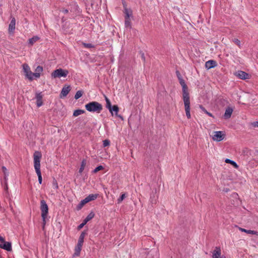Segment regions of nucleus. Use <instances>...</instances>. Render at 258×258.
<instances>
[{
	"label": "nucleus",
	"mask_w": 258,
	"mask_h": 258,
	"mask_svg": "<svg viewBox=\"0 0 258 258\" xmlns=\"http://www.w3.org/2000/svg\"><path fill=\"white\" fill-rule=\"evenodd\" d=\"M233 41L239 47L240 46V41L238 39L235 38L233 40Z\"/></svg>",
	"instance_id": "36"
},
{
	"label": "nucleus",
	"mask_w": 258,
	"mask_h": 258,
	"mask_svg": "<svg viewBox=\"0 0 258 258\" xmlns=\"http://www.w3.org/2000/svg\"><path fill=\"white\" fill-rule=\"evenodd\" d=\"M105 101L106 102V108L108 110H110V108H111V107L112 106V105H111V102H110L109 99L106 96H105Z\"/></svg>",
	"instance_id": "27"
},
{
	"label": "nucleus",
	"mask_w": 258,
	"mask_h": 258,
	"mask_svg": "<svg viewBox=\"0 0 258 258\" xmlns=\"http://www.w3.org/2000/svg\"><path fill=\"white\" fill-rule=\"evenodd\" d=\"M6 189H8V186H7H7H6Z\"/></svg>",
	"instance_id": "43"
},
{
	"label": "nucleus",
	"mask_w": 258,
	"mask_h": 258,
	"mask_svg": "<svg viewBox=\"0 0 258 258\" xmlns=\"http://www.w3.org/2000/svg\"><path fill=\"white\" fill-rule=\"evenodd\" d=\"M53 185L54 188H55V189L58 188V184H57V183L56 180L53 181Z\"/></svg>",
	"instance_id": "39"
},
{
	"label": "nucleus",
	"mask_w": 258,
	"mask_h": 258,
	"mask_svg": "<svg viewBox=\"0 0 258 258\" xmlns=\"http://www.w3.org/2000/svg\"><path fill=\"white\" fill-rule=\"evenodd\" d=\"M109 111L111 112L112 115H113V111L115 112V115L116 116L117 115L118 112L119 111V108L117 105H113V106L111 107L110 110H109Z\"/></svg>",
	"instance_id": "19"
},
{
	"label": "nucleus",
	"mask_w": 258,
	"mask_h": 258,
	"mask_svg": "<svg viewBox=\"0 0 258 258\" xmlns=\"http://www.w3.org/2000/svg\"><path fill=\"white\" fill-rule=\"evenodd\" d=\"M94 213L93 212H91L85 219L83 222L81 223L79 226L78 228H82L89 221L91 220L94 217Z\"/></svg>",
	"instance_id": "11"
},
{
	"label": "nucleus",
	"mask_w": 258,
	"mask_h": 258,
	"mask_svg": "<svg viewBox=\"0 0 258 258\" xmlns=\"http://www.w3.org/2000/svg\"><path fill=\"white\" fill-rule=\"evenodd\" d=\"M239 230L241 231L245 232L247 234H255V235L258 234V232L253 231V230H246L245 229L242 228H239Z\"/></svg>",
	"instance_id": "21"
},
{
	"label": "nucleus",
	"mask_w": 258,
	"mask_h": 258,
	"mask_svg": "<svg viewBox=\"0 0 258 258\" xmlns=\"http://www.w3.org/2000/svg\"><path fill=\"white\" fill-rule=\"evenodd\" d=\"M34 166L35 171L38 177V181L39 184L42 183V178L40 170V159L41 158V154L38 151H36L34 153Z\"/></svg>",
	"instance_id": "2"
},
{
	"label": "nucleus",
	"mask_w": 258,
	"mask_h": 258,
	"mask_svg": "<svg viewBox=\"0 0 258 258\" xmlns=\"http://www.w3.org/2000/svg\"><path fill=\"white\" fill-rule=\"evenodd\" d=\"M233 111V109L232 107H228L226 109L225 113L224 114V117L225 119L229 118L231 116Z\"/></svg>",
	"instance_id": "15"
},
{
	"label": "nucleus",
	"mask_w": 258,
	"mask_h": 258,
	"mask_svg": "<svg viewBox=\"0 0 258 258\" xmlns=\"http://www.w3.org/2000/svg\"><path fill=\"white\" fill-rule=\"evenodd\" d=\"M84 237L85 233L84 232H82L79 237L77 246L75 248V252L74 253L75 255L79 256L80 254V251L81 250V247L82 246L83 243L84 241Z\"/></svg>",
	"instance_id": "6"
},
{
	"label": "nucleus",
	"mask_w": 258,
	"mask_h": 258,
	"mask_svg": "<svg viewBox=\"0 0 258 258\" xmlns=\"http://www.w3.org/2000/svg\"><path fill=\"white\" fill-rule=\"evenodd\" d=\"M251 125L254 127H258V121H254L252 122Z\"/></svg>",
	"instance_id": "38"
},
{
	"label": "nucleus",
	"mask_w": 258,
	"mask_h": 258,
	"mask_svg": "<svg viewBox=\"0 0 258 258\" xmlns=\"http://www.w3.org/2000/svg\"><path fill=\"white\" fill-rule=\"evenodd\" d=\"M221 250L220 247H216L212 252V258H226L224 255L221 256Z\"/></svg>",
	"instance_id": "10"
},
{
	"label": "nucleus",
	"mask_w": 258,
	"mask_h": 258,
	"mask_svg": "<svg viewBox=\"0 0 258 258\" xmlns=\"http://www.w3.org/2000/svg\"><path fill=\"white\" fill-rule=\"evenodd\" d=\"M39 39V37L38 36H34L33 37L30 38L28 40V43L30 46H32Z\"/></svg>",
	"instance_id": "22"
},
{
	"label": "nucleus",
	"mask_w": 258,
	"mask_h": 258,
	"mask_svg": "<svg viewBox=\"0 0 258 258\" xmlns=\"http://www.w3.org/2000/svg\"><path fill=\"white\" fill-rule=\"evenodd\" d=\"M125 25L126 27L131 26V22L129 18H125Z\"/></svg>",
	"instance_id": "30"
},
{
	"label": "nucleus",
	"mask_w": 258,
	"mask_h": 258,
	"mask_svg": "<svg viewBox=\"0 0 258 258\" xmlns=\"http://www.w3.org/2000/svg\"><path fill=\"white\" fill-rule=\"evenodd\" d=\"M16 19L15 18H12L11 22L9 26V31L10 32H13L15 29Z\"/></svg>",
	"instance_id": "17"
},
{
	"label": "nucleus",
	"mask_w": 258,
	"mask_h": 258,
	"mask_svg": "<svg viewBox=\"0 0 258 258\" xmlns=\"http://www.w3.org/2000/svg\"><path fill=\"white\" fill-rule=\"evenodd\" d=\"M40 210L41 211V217L43 220V228H44L46 223V218L48 213V207L44 200L40 202Z\"/></svg>",
	"instance_id": "4"
},
{
	"label": "nucleus",
	"mask_w": 258,
	"mask_h": 258,
	"mask_svg": "<svg viewBox=\"0 0 258 258\" xmlns=\"http://www.w3.org/2000/svg\"><path fill=\"white\" fill-rule=\"evenodd\" d=\"M86 160L83 159L81 162V167L79 170V173H81L83 171L84 168L86 166Z\"/></svg>",
	"instance_id": "24"
},
{
	"label": "nucleus",
	"mask_w": 258,
	"mask_h": 258,
	"mask_svg": "<svg viewBox=\"0 0 258 258\" xmlns=\"http://www.w3.org/2000/svg\"><path fill=\"white\" fill-rule=\"evenodd\" d=\"M3 237L0 236V241L3 240Z\"/></svg>",
	"instance_id": "42"
},
{
	"label": "nucleus",
	"mask_w": 258,
	"mask_h": 258,
	"mask_svg": "<svg viewBox=\"0 0 258 258\" xmlns=\"http://www.w3.org/2000/svg\"><path fill=\"white\" fill-rule=\"evenodd\" d=\"M125 197L126 196H125V194H122L121 195V196L117 200L118 203H120V202H121L124 199Z\"/></svg>",
	"instance_id": "31"
},
{
	"label": "nucleus",
	"mask_w": 258,
	"mask_h": 258,
	"mask_svg": "<svg viewBox=\"0 0 258 258\" xmlns=\"http://www.w3.org/2000/svg\"><path fill=\"white\" fill-rule=\"evenodd\" d=\"M103 169V167L101 165H100V166H98V167H97L94 170V173H96L98 171H99V170H102Z\"/></svg>",
	"instance_id": "35"
},
{
	"label": "nucleus",
	"mask_w": 258,
	"mask_h": 258,
	"mask_svg": "<svg viewBox=\"0 0 258 258\" xmlns=\"http://www.w3.org/2000/svg\"><path fill=\"white\" fill-rule=\"evenodd\" d=\"M110 145V141L108 140H105L103 141V147H105Z\"/></svg>",
	"instance_id": "34"
},
{
	"label": "nucleus",
	"mask_w": 258,
	"mask_h": 258,
	"mask_svg": "<svg viewBox=\"0 0 258 258\" xmlns=\"http://www.w3.org/2000/svg\"><path fill=\"white\" fill-rule=\"evenodd\" d=\"M98 194H90L87 196L86 198L88 202L95 200L98 197Z\"/></svg>",
	"instance_id": "20"
},
{
	"label": "nucleus",
	"mask_w": 258,
	"mask_h": 258,
	"mask_svg": "<svg viewBox=\"0 0 258 258\" xmlns=\"http://www.w3.org/2000/svg\"><path fill=\"white\" fill-rule=\"evenodd\" d=\"M70 91V86H68L66 87H63L61 91V95L62 96L65 97L66 96Z\"/></svg>",
	"instance_id": "18"
},
{
	"label": "nucleus",
	"mask_w": 258,
	"mask_h": 258,
	"mask_svg": "<svg viewBox=\"0 0 258 258\" xmlns=\"http://www.w3.org/2000/svg\"><path fill=\"white\" fill-rule=\"evenodd\" d=\"M177 77L179 80V83L182 86V96L183 100L184 102V105L185 107V113L187 117L188 118H190V101H189V96L188 92V88L186 86L184 80L183 79L182 76H181L180 73L178 71H176V72Z\"/></svg>",
	"instance_id": "1"
},
{
	"label": "nucleus",
	"mask_w": 258,
	"mask_h": 258,
	"mask_svg": "<svg viewBox=\"0 0 258 258\" xmlns=\"http://www.w3.org/2000/svg\"><path fill=\"white\" fill-rule=\"evenodd\" d=\"M62 12L64 14H67L69 12V11L67 9H63Z\"/></svg>",
	"instance_id": "40"
},
{
	"label": "nucleus",
	"mask_w": 258,
	"mask_h": 258,
	"mask_svg": "<svg viewBox=\"0 0 258 258\" xmlns=\"http://www.w3.org/2000/svg\"><path fill=\"white\" fill-rule=\"evenodd\" d=\"M42 93L41 92H36V104H37V107H40L43 104V102H42Z\"/></svg>",
	"instance_id": "12"
},
{
	"label": "nucleus",
	"mask_w": 258,
	"mask_h": 258,
	"mask_svg": "<svg viewBox=\"0 0 258 258\" xmlns=\"http://www.w3.org/2000/svg\"><path fill=\"white\" fill-rule=\"evenodd\" d=\"M0 247L9 251L12 250L11 243L5 241L4 238L0 241Z\"/></svg>",
	"instance_id": "9"
},
{
	"label": "nucleus",
	"mask_w": 258,
	"mask_h": 258,
	"mask_svg": "<svg viewBox=\"0 0 258 258\" xmlns=\"http://www.w3.org/2000/svg\"><path fill=\"white\" fill-rule=\"evenodd\" d=\"M142 59H143L144 61L145 60V57L144 53H142Z\"/></svg>",
	"instance_id": "41"
},
{
	"label": "nucleus",
	"mask_w": 258,
	"mask_h": 258,
	"mask_svg": "<svg viewBox=\"0 0 258 258\" xmlns=\"http://www.w3.org/2000/svg\"><path fill=\"white\" fill-rule=\"evenodd\" d=\"M217 66V62L214 60H209L206 62L205 67L208 70L213 68Z\"/></svg>",
	"instance_id": "14"
},
{
	"label": "nucleus",
	"mask_w": 258,
	"mask_h": 258,
	"mask_svg": "<svg viewBox=\"0 0 258 258\" xmlns=\"http://www.w3.org/2000/svg\"><path fill=\"white\" fill-rule=\"evenodd\" d=\"M84 113H85V111L84 110L77 109L74 111L73 116L75 117L78 116V115L82 114Z\"/></svg>",
	"instance_id": "26"
},
{
	"label": "nucleus",
	"mask_w": 258,
	"mask_h": 258,
	"mask_svg": "<svg viewBox=\"0 0 258 258\" xmlns=\"http://www.w3.org/2000/svg\"><path fill=\"white\" fill-rule=\"evenodd\" d=\"M225 162L226 163H229L230 164H231L233 166V167H234L235 168H238V165L237 164V163L234 162V161L233 160H231L230 159H226L225 160Z\"/></svg>",
	"instance_id": "23"
},
{
	"label": "nucleus",
	"mask_w": 258,
	"mask_h": 258,
	"mask_svg": "<svg viewBox=\"0 0 258 258\" xmlns=\"http://www.w3.org/2000/svg\"><path fill=\"white\" fill-rule=\"evenodd\" d=\"M83 45L86 48H93L94 47V45H92L91 43H83Z\"/></svg>",
	"instance_id": "32"
},
{
	"label": "nucleus",
	"mask_w": 258,
	"mask_h": 258,
	"mask_svg": "<svg viewBox=\"0 0 258 258\" xmlns=\"http://www.w3.org/2000/svg\"><path fill=\"white\" fill-rule=\"evenodd\" d=\"M200 108L203 112H204L205 113L208 114L209 116H210L211 117H213V115H212V114L210 112H208L202 105H200Z\"/></svg>",
	"instance_id": "28"
},
{
	"label": "nucleus",
	"mask_w": 258,
	"mask_h": 258,
	"mask_svg": "<svg viewBox=\"0 0 258 258\" xmlns=\"http://www.w3.org/2000/svg\"><path fill=\"white\" fill-rule=\"evenodd\" d=\"M23 71L25 74L26 77L30 80L33 79V73H32L29 66L26 63L23 64Z\"/></svg>",
	"instance_id": "7"
},
{
	"label": "nucleus",
	"mask_w": 258,
	"mask_h": 258,
	"mask_svg": "<svg viewBox=\"0 0 258 258\" xmlns=\"http://www.w3.org/2000/svg\"><path fill=\"white\" fill-rule=\"evenodd\" d=\"M125 18H130V13H129V11H128V10L125 8Z\"/></svg>",
	"instance_id": "37"
},
{
	"label": "nucleus",
	"mask_w": 258,
	"mask_h": 258,
	"mask_svg": "<svg viewBox=\"0 0 258 258\" xmlns=\"http://www.w3.org/2000/svg\"><path fill=\"white\" fill-rule=\"evenodd\" d=\"M236 75L239 78H240L241 79H243V80H245L246 79H248L249 77V75L247 73H246L243 71H238L236 73Z\"/></svg>",
	"instance_id": "13"
},
{
	"label": "nucleus",
	"mask_w": 258,
	"mask_h": 258,
	"mask_svg": "<svg viewBox=\"0 0 258 258\" xmlns=\"http://www.w3.org/2000/svg\"><path fill=\"white\" fill-rule=\"evenodd\" d=\"M83 95V92L82 91H78L75 95V98L76 99H78L79 98H80Z\"/></svg>",
	"instance_id": "29"
},
{
	"label": "nucleus",
	"mask_w": 258,
	"mask_h": 258,
	"mask_svg": "<svg viewBox=\"0 0 258 258\" xmlns=\"http://www.w3.org/2000/svg\"><path fill=\"white\" fill-rule=\"evenodd\" d=\"M43 71V68L41 66H38L35 70V73H33V77L36 78H39L40 76V74Z\"/></svg>",
	"instance_id": "16"
},
{
	"label": "nucleus",
	"mask_w": 258,
	"mask_h": 258,
	"mask_svg": "<svg viewBox=\"0 0 258 258\" xmlns=\"http://www.w3.org/2000/svg\"><path fill=\"white\" fill-rule=\"evenodd\" d=\"M69 74V71L67 70H63L59 68L54 70L51 73V77L53 78H60L61 77H66Z\"/></svg>",
	"instance_id": "5"
},
{
	"label": "nucleus",
	"mask_w": 258,
	"mask_h": 258,
	"mask_svg": "<svg viewBox=\"0 0 258 258\" xmlns=\"http://www.w3.org/2000/svg\"><path fill=\"white\" fill-rule=\"evenodd\" d=\"M88 203L86 198H85L84 200H82L80 204L78 206V209H81L86 204Z\"/></svg>",
	"instance_id": "25"
},
{
	"label": "nucleus",
	"mask_w": 258,
	"mask_h": 258,
	"mask_svg": "<svg viewBox=\"0 0 258 258\" xmlns=\"http://www.w3.org/2000/svg\"><path fill=\"white\" fill-rule=\"evenodd\" d=\"M85 108L89 112L99 113L102 110V106L98 102L92 101L86 104Z\"/></svg>",
	"instance_id": "3"
},
{
	"label": "nucleus",
	"mask_w": 258,
	"mask_h": 258,
	"mask_svg": "<svg viewBox=\"0 0 258 258\" xmlns=\"http://www.w3.org/2000/svg\"><path fill=\"white\" fill-rule=\"evenodd\" d=\"M2 170L5 175V180L7 179V176H8V173H7V168L5 166L2 167Z\"/></svg>",
	"instance_id": "33"
},
{
	"label": "nucleus",
	"mask_w": 258,
	"mask_h": 258,
	"mask_svg": "<svg viewBox=\"0 0 258 258\" xmlns=\"http://www.w3.org/2000/svg\"><path fill=\"white\" fill-rule=\"evenodd\" d=\"M225 135L221 131H216L213 132L212 139L217 142H220L224 138Z\"/></svg>",
	"instance_id": "8"
}]
</instances>
